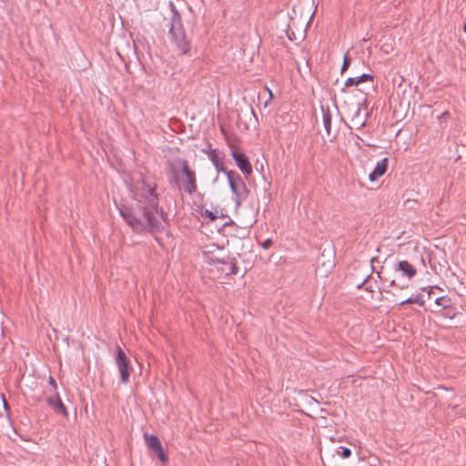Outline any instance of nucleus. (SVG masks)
<instances>
[{"mask_svg":"<svg viewBox=\"0 0 466 466\" xmlns=\"http://www.w3.org/2000/svg\"><path fill=\"white\" fill-rule=\"evenodd\" d=\"M228 184L232 193L235 195V201L237 205H240L241 201L248 196L247 187L238 175L233 171L226 172Z\"/></svg>","mask_w":466,"mask_h":466,"instance_id":"39448f33","label":"nucleus"},{"mask_svg":"<svg viewBox=\"0 0 466 466\" xmlns=\"http://www.w3.org/2000/svg\"><path fill=\"white\" fill-rule=\"evenodd\" d=\"M169 169L177 185L186 193L192 195L198 189L196 172L187 160L175 158L169 162Z\"/></svg>","mask_w":466,"mask_h":466,"instance_id":"f03ea898","label":"nucleus"},{"mask_svg":"<svg viewBox=\"0 0 466 466\" xmlns=\"http://www.w3.org/2000/svg\"><path fill=\"white\" fill-rule=\"evenodd\" d=\"M268 242H269V240L266 241V242L263 244V247H264L265 248H267L268 247Z\"/></svg>","mask_w":466,"mask_h":466,"instance_id":"5701e85b","label":"nucleus"},{"mask_svg":"<svg viewBox=\"0 0 466 466\" xmlns=\"http://www.w3.org/2000/svg\"><path fill=\"white\" fill-rule=\"evenodd\" d=\"M46 402L49 405V407H51V402L56 403V394L54 391L50 392V394L46 397Z\"/></svg>","mask_w":466,"mask_h":466,"instance_id":"aec40b11","label":"nucleus"},{"mask_svg":"<svg viewBox=\"0 0 466 466\" xmlns=\"http://www.w3.org/2000/svg\"><path fill=\"white\" fill-rule=\"evenodd\" d=\"M388 158L385 157L377 163L373 171L369 175L370 181L374 182L386 173L388 169Z\"/></svg>","mask_w":466,"mask_h":466,"instance_id":"1a4fd4ad","label":"nucleus"},{"mask_svg":"<svg viewBox=\"0 0 466 466\" xmlns=\"http://www.w3.org/2000/svg\"><path fill=\"white\" fill-rule=\"evenodd\" d=\"M323 125L328 135L331 133V117L328 113L323 114Z\"/></svg>","mask_w":466,"mask_h":466,"instance_id":"4468645a","label":"nucleus"},{"mask_svg":"<svg viewBox=\"0 0 466 466\" xmlns=\"http://www.w3.org/2000/svg\"><path fill=\"white\" fill-rule=\"evenodd\" d=\"M421 298H422L421 295L412 296V297L407 299L406 300L401 301L400 303V305L402 306L404 304H414V303H417V304L422 306L424 304V300Z\"/></svg>","mask_w":466,"mask_h":466,"instance_id":"f8f14e48","label":"nucleus"},{"mask_svg":"<svg viewBox=\"0 0 466 466\" xmlns=\"http://www.w3.org/2000/svg\"><path fill=\"white\" fill-rule=\"evenodd\" d=\"M216 251H218V253H220V254H221V253H223V250H222V249H220V248H216Z\"/></svg>","mask_w":466,"mask_h":466,"instance_id":"393cba45","label":"nucleus"},{"mask_svg":"<svg viewBox=\"0 0 466 466\" xmlns=\"http://www.w3.org/2000/svg\"><path fill=\"white\" fill-rule=\"evenodd\" d=\"M157 454L158 459L162 462H166L167 461V457L166 456V454L164 452L163 447L160 449V451H157Z\"/></svg>","mask_w":466,"mask_h":466,"instance_id":"6ab92c4d","label":"nucleus"},{"mask_svg":"<svg viewBox=\"0 0 466 466\" xmlns=\"http://www.w3.org/2000/svg\"><path fill=\"white\" fill-rule=\"evenodd\" d=\"M393 268L396 272H400L402 277H406L409 279H411L417 273L416 268L406 260L395 263Z\"/></svg>","mask_w":466,"mask_h":466,"instance_id":"6e6552de","label":"nucleus"},{"mask_svg":"<svg viewBox=\"0 0 466 466\" xmlns=\"http://www.w3.org/2000/svg\"><path fill=\"white\" fill-rule=\"evenodd\" d=\"M463 30L466 33V25H464Z\"/></svg>","mask_w":466,"mask_h":466,"instance_id":"cd10ccee","label":"nucleus"},{"mask_svg":"<svg viewBox=\"0 0 466 466\" xmlns=\"http://www.w3.org/2000/svg\"><path fill=\"white\" fill-rule=\"evenodd\" d=\"M349 66H350V60L348 58V55L346 54L344 56V62H343L341 71L344 72L349 67Z\"/></svg>","mask_w":466,"mask_h":466,"instance_id":"4be33fe9","label":"nucleus"},{"mask_svg":"<svg viewBox=\"0 0 466 466\" xmlns=\"http://www.w3.org/2000/svg\"><path fill=\"white\" fill-rule=\"evenodd\" d=\"M231 156L234 158L238 167L241 170V172L246 175L249 176L252 173V166L251 163L248 160V157L240 151H238L236 149L231 150Z\"/></svg>","mask_w":466,"mask_h":466,"instance_id":"0eeeda50","label":"nucleus"},{"mask_svg":"<svg viewBox=\"0 0 466 466\" xmlns=\"http://www.w3.org/2000/svg\"><path fill=\"white\" fill-rule=\"evenodd\" d=\"M173 42L177 48L183 53L188 51L189 46L186 39L185 32L183 31L180 24H173L169 30Z\"/></svg>","mask_w":466,"mask_h":466,"instance_id":"423d86ee","label":"nucleus"},{"mask_svg":"<svg viewBox=\"0 0 466 466\" xmlns=\"http://www.w3.org/2000/svg\"><path fill=\"white\" fill-rule=\"evenodd\" d=\"M49 385H50V392L54 391L55 393H56L57 392L56 383V380L52 377H49Z\"/></svg>","mask_w":466,"mask_h":466,"instance_id":"a211bd4d","label":"nucleus"},{"mask_svg":"<svg viewBox=\"0 0 466 466\" xmlns=\"http://www.w3.org/2000/svg\"><path fill=\"white\" fill-rule=\"evenodd\" d=\"M145 442L147 445V447L154 451H160V449L162 448V444L159 441L158 438L156 435L152 434H144Z\"/></svg>","mask_w":466,"mask_h":466,"instance_id":"9d476101","label":"nucleus"},{"mask_svg":"<svg viewBox=\"0 0 466 466\" xmlns=\"http://www.w3.org/2000/svg\"><path fill=\"white\" fill-rule=\"evenodd\" d=\"M395 285H397V284H396V280H395V279H393V280L391 281V286H395Z\"/></svg>","mask_w":466,"mask_h":466,"instance_id":"a878e982","label":"nucleus"},{"mask_svg":"<svg viewBox=\"0 0 466 466\" xmlns=\"http://www.w3.org/2000/svg\"><path fill=\"white\" fill-rule=\"evenodd\" d=\"M360 83L359 81V78L358 76L357 77H349L346 81H345V86L347 87L349 86H359Z\"/></svg>","mask_w":466,"mask_h":466,"instance_id":"dca6fc26","label":"nucleus"},{"mask_svg":"<svg viewBox=\"0 0 466 466\" xmlns=\"http://www.w3.org/2000/svg\"><path fill=\"white\" fill-rule=\"evenodd\" d=\"M56 394V403L55 402H51V407L53 409V410L57 413V414H61L63 415L64 417H67V410H66V408L65 407V405L63 404L58 393H55Z\"/></svg>","mask_w":466,"mask_h":466,"instance_id":"9b49d317","label":"nucleus"},{"mask_svg":"<svg viewBox=\"0 0 466 466\" xmlns=\"http://www.w3.org/2000/svg\"><path fill=\"white\" fill-rule=\"evenodd\" d=\"M441 298H438V299H436V303H437V304H440V300H441Z\"/></svg>","mask_w":466,"mask_h":466,"instance_id":"bb28decb","label":"nucleus"},{"mask_svg":"<svg viewBox=\"0 0 466 466\" xmlns=\"http://www.w3.org/2000/svg\"><path fill=\"white\" fill-rule=\"evenodd\" d=\"M212 251L204 250L203 255L206 257L208 262L212 267L211 271L216 270L220 275H236L238 271L237 267V260L235 258H228L225 259L220 256L211 255Z\"/></svg>","mask_w":466,"mask_h":466,"instance_id":"7ed1b4c3","label":"nucleus"},{"mask_svg":"<svg viewBox=\"0 0 466 466\" xmlns=\"http://www.w3.org/2000/svg\"><path fill=\"white\" fill-rule=\"evenodd\" d=\"M155 189L154 183L137 180L131 187L135 203L120 208L121 216L136 232H151L163 228V217L157 209L158 199Z\"/></svg>","mask_w":466,"mask_h":466,"instance_id":"f257e3e1","label":"nucleus"},{"mask_svg":"<svg viewBox=\"0 0 466 466\" xmlns=\"http://www.w3.org/2000/svg\"><path fill=\"white\" fill-rule=\"evenodd\" d=\"M360 83H363L369 80H372L373 76L370 74H362L361 76H358Z\"/></svg>","mask_w":466,"mask_h":466,"instance_id":"f3484780","label":"nucleus"},{"mask_svg":"<svg viewBox=\"0 0 466 466\" xmlns=\"http://www.w3.org/2000/svg\"><path fill=\"white\" fill-rule=\"evenodd\" d=\"M336 452L339 456L342 457L343 459H348L351 456V451L349 448L339 447L338 448Z\"/></svg>","mask_w":466,"mask_h":466,"instance_id":"2eb2a0df","label":"nucleus"},{"mask_svg":"<svg viewBox=\"0 0 466 466\" xmlns=\"http://www.w3.org/2000/svg\"><path fill=\"white\" fill-rule=\"evenodd\" d=\"M398 287H399L400 289H405V288H407V287H408V285H402V286H399V285H398Z\"/></svg>","mask_w":466,"mask_h":466,"instance_id":"b1692460","label":"nucleus"},{"mask_svg":"<svg viewBox=\"0 0 466 466\" xmlns=\"http://www.w3.org/2000/svg\"><path fill=\"white\" fill-rule=\"evenodd\" d=\"M203 215L207 218H209L211 220H215L218 218L217 215H215L212 211H209L208 209L204 211Z\"/></svg>","mask_w":466,"mask_h":466,"instance_id":"412c9836","label":"nucleus"},{"mask_svg":"<svg viewBox=\"0 0 466 466\" xmlns=\"http://www.w3.org/2000/svg\"><path fill=\"white\" fill-rule=\"evenodd\" d=\"M116 365L120 374L121 382L127 384L129 382L132 373L130 360L127 353L119 346L116 349Z\"/></svg>","mask_w":466,"mask_h":466,"instance_id":"20e7f679","label":"nucleus"},{"mask_svg":"<svg viewBox=\"0 0 466 466\" xmlns=\"http://www.w3.org/2000/svg\"><path fill=\"white\" fill-rule=\"evenodd\" d=\"M209 158L211 160V162L213 163V165L216 167L217 170L219 172V171H225L227 172L224 168H223V164L222 162L219 160L218 155L215 153V152H212L210 155H209Z\"/></svg>","mask_w":466,"mask_h":466,"instance_id":"ddd939ff","label":"nucleus"}]
</instances>
